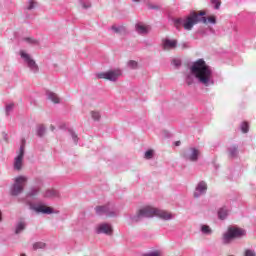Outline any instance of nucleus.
Segmentation results:
<instances>
[{
	"instance_id": "obj_28",
	"label": "nucleus",
	"mask_w": 256,
	"mask_h": 256,
	"mask_svg": "<svg viewBox=\"0 0 256 256\" xmlns=\"http://www.w3.org/2000/svg\"><path fill=\"white\" fill-rule=\"evenodd\" d=\"M237 155V147L234 146L231 150H230V157H235Z\"/></svg>"
},
{
	"instance_id": "obj_23",
	"label": "nucleus",
	"mask_w": 256,
	"mask_h": 256,
	"mask_svg": "<svg viewBox=\"0 0 256 256\" xmlns=\"http://www.w3.org/2000/svg\"><path fill=\"white\" fill-rule=\"evenodd\" d=\"M241 131L242 133H249V123L243 122L241 124Z\"/></svg>"
},
{
	"instance_id": "obj_4",
	"label": "nucleus",
	"mask_w": 256,
	"mask_h": 256,
	"mask_svg": "<svg viewBox=\"0 0 256 256\" xmlns=\"http://www.w3.org/2000/svg\"><path fill=\"white\" fill-rule=\"evenodd\" d=\"M243 235H245V230L241 228H229L227 233L223 235V241L224 243H230L233 239L243 237Z\"/></svg>"
},
{
	"instance_id": "obj_39",
	"label": "nucleus",
	"mask_w": 256,
	"mask_h": 256,
	"mask_svg": "<svg viewBox=\"0 0 256 256\" xmlns=\"http://www.w3.org/2000/svg\"><path fill=\"white\" fill-rule=\"evenodd\" d=\"M50 129H51V131H55V126L51 125Z\"/></svg>"
},
{
	"instance_id": "obj_40",
	"label": "nucleus",
	"mask_w": 256,
	"mask_h": 256,
	"mask_svg": "<svg viewBox=\"0 0 256 256\" xmlns=\"http://www.w3.org/2000/svg\"><path fill=\"white\" fill-rule=\"evenodd\" d=\"M20 256H27V255H25V254H21Z\"/></svg>"
},
{
	"instance_id": "obj_34",
	"label": "nucleus",
	"mask_w": 256,
	"mask_h": 256,
	"mask_svg": "<svg viewBox=\"0 0 256 256\" xmlns=\"http://www.w3.org/2000/svg\"><path fill=\"white\" fill-rule=\"evenodd\" d=\"M70 134L72 135L73 140L75 141V143H77V134H75V132L70 130Z\"/></svg>"
},
{
	"instance_id": "obj_2",
	"label": "nucleus",
	"mask_w": 256,
	"mask_h": 256,
	"mask_svg": "<svg viewBox=\"0 0 256 256\" xmlns=\"http://www.w3.org/2000/svg\"><path fill=\"white\" fill-rule=\"evenodd\" d=\"M190 71L192 75L198 79L199 83H202V85H205V87H209V85H211L213 72L205 60L198 59L195 61L190 67Z\"/></svg>"
},
{
	"instance_id": "obj_20",
	"label": "nucleus",
	"mask_w": 256,
	"mask_h": 256,
	"mask_svg": "<svg viewBox=\"0 0 256 256\" xmlns=\"http://www.w3.org/2000/svg\"><path fill=\"white\" fill-rule=\"evenodd\" d=\"M37 135L43 137L45 135V126L39 125L37 129Z\"/></svg>"
},
{
	"instance_id": "obj_8",
	"label": "nucleus",
	"mask_w": 256,
	"mask_h": 256,
	"mask_svg": "<svg viewBox=\"0 0 256 256\" xmlns=\"http://www.w3.org/2000/svg\"><path fill=\"white\" fill-rule=\"evenodd\" d=\"M204 193H207V183H205V181H201L196 187L194 197H201Z\"/></svg>"
},
{
	"instance_id": "obj_6",
	"label": "nucleus",
	"mask_w": 256,
	"mask_h": 256,
	"mask_svg": "<svg viewBox=\"0 0 256 256\" xmlns=\"http://www.w3.org/2000/svg\"><path fill=\"white\" fill-rule=\"evenodd\" d=\"M98 79H107L108 81H116L121 77V70H109L97 74Z\"/></svg>"
},
{
	"instance_id": "obj_21",
	"label": "nucleus",
	"mask_w": 256,
	"mask_h": 256,
	"mask_svg": "<svg viewBox=\"0 0 256 256\" xmlns=\"http://www.w3.org/2000/svg\"><path fill=\"white\" fill-rule=\"evenodd\" d=\"M24 229H25V222H19L16 227V234L19 235V233Z\"/></svg>"
},
{
	"instance_id": "obj_24",
	"label": "nucleus",
	"mask_w": 256,
	"mask_h": 256,
	"mask_svg": "<svg viewBox=\"0 0 256 256\" xmlns=\"http://www.w3.org/2000/svg\"><path fill=\"white\" fill-rule=\"evenodd\" d=\"M91 117L94 121H99V119H101V114L99 112L92 111Z\"/></svg>"
},
{
	"instance_id": "obj_25",
	"label": "nucleus",
	"mask_w": 256,
	"mask_h": 256,
	"mask_svg": "<svg viewBox=\"0 0 256 256\" xmlns=\"http://www.w3.org/2000/svg\"><path fill=\"white\" fill-rule=\"evenodd\" d=\"M145 159H153V150H148L144 155Z\"/></svg>"
},
{
	"instance_id": "obj_29",
	"label": "nucleus",
	"mask_w": 256,
	"mask_h": 256,
	"mask_svg": "<svg viewBox=\"0 0 256 256\" xmlns=\"http://www.w3.org/2000/svg\"><path fill=\"white\" fill-rule=\"evenodd\" d=\"M202 233H211V228L207 225L202 226Z\"/></svg>"
},
{
	"instance_id": "obj_22",
	"label": "nucleus",
	"mask_w": 256,
	"mask_h": 256,
	"mask_svg": "<svg viewBox=\"0 0 256 256\" xmlns=\"http://www.w3.org/2000/svg\"><path fill=\"white\" fill-rule=\"evenodd\" d=\"M37 249H45V243H43V242H36L33 245V250L37 251Z\"/></svg>"
},
{
	"instance_id": "obj_32",
	"label": "nucleus",
	"mask_w": 256,
	"mask_h": 256,
	"mask_svg": "<svg viewBox=\"0 0 256 256\" xmlns=\"http://www.w3.org/2000/svg\"><path fill=\"white\" fill-rule=\"evenodd\" d=\"M245 256H255V252H253L251 250H246L245 251Z\"/></svg>"
},
{
	"instance_id": "obj_30",
	"label": "nucleus",
	"mask_w": 256,
	"mask_h": 256,
	"mask_svg": "<svg viewBox=\"0 0 256 256\" xmlns=\"http://www.w3.org/2000/svg\"><path fill=\"white\" fill-rule=\"evenodd\" d=\"M25 41H27V43H32L34 45H37V40L33 39V38H25Z\"/></svg>"
},
{
	"instance_id": "obj_41",
	"label": "nucleus",
	"mask_w": 256,
	"mask_h": 256,
	"mask_svg": "<svg viewBox=\"0 0 256 256\" xmlns=\"http://www.w3.org/2000/svg\"><path fill=\"white\" fill-rule=\"evenodd\" d=\"M133 1H136L138 3V1H140V0H133Z\"/></svg>"
},
{
	"instance_id": "obj_14",
	"label": "nucleus",
	"mask_w": 256,
	"mask_h": 256,
	"mask_svg": "<svg viewBox=\"0 0 256 256\" xmlns=\"http://www.w3.org/2000/svg\"><path fill=\"white\" fill-rule=\"evenodd\" d=\"M136 31H138V33H140V35H145L147 33H149L150 28L149 26H145L141 23L136 25Z\"/></svg>"
},
{
	"instance_id": "obj_27",
	"label": "nucleus",
	"mask_w": 256,
	"mask_h": 256,
	"mask_svg": "<svg viewBox=\"0 0 256 256\" xmlns=\"http://www.w3.org/2000/svg\"><path fill=\"white\" fill-rule=\"evenodd\" d=\"M211 1L215 5V9H219V7H221V0H211Z\"/></svg>"
},
{
	"instance_id": "obj_11",
	"label": "nucleus",
	"mask_w": 256,
	"mask_h": 256,
	"mask_svg": "<svg viewBox=\"0 0 256 256\" xmlns=\"http://www.w3.org/2000/svg\"><path fill=\"white\" fill-rule=\"evenodd\" d=\"M20 55L23 59H25L26 63H28V67H31L34 71H37V64L33 59H31V57H29V54L22 51L20 52Z\"/></svg>"
},
{
	"instance_id": "obj_19",
	"label": "nucleus",
	"mask_w": 256,
	"mask_h": 256,
	"mask_svg": "<svg viewBox=\"0 0 256 256\" xmlns=\"http://www.w3.org/2000/svg\"><path fill=\"white\" fill-rule=\"evenodd\" d=\"M45 197H59V192L53 189L47 190L45 192Z\"/></svg>"
},
{
	"instance_id": "obj_31",
	"label": "nucleus",
	"mask_w": 256,
	"mask_h": 256,
	"mask_svg": "<svg viewBox=\"0 0 256 256\" xmlns=\"http://www.w3.org/2000/svg\"><path fill=\"white\" fill-rule=\"evenodd\" d=\"M14 106H15L14 104H8V105L6 106V113H9V111H11Z\"/></svg>"
},
{
	"instance_id": "obj_1",
	"label": "nucleus",
	"mask_w": 256,
	"mask_h": 256,
	"mask_svg": "<svg viewBox=\"0 0 256 256\" xmlns=\"http://www.w3.org/2000/svg\"><path fill=\"white\" fill-rule=\"evenodd\" d=\"M197 23H212L215 25L217 23V19L215 16H210L208 18L205 17V11L200 12H191L186 18H177L174 20V27L176 29H181L183 27L186 31H191Z\"/></svg>"
},
{
	"instance_id": "obj_7",
	"label": "nucleus",
	"mask_w": 256,
	"mask_h": 256,
	"mask_svg": "<svg viewBox=\"0 0 256 256\" xmlns=\"http://www.w3.org/2000/svg\"><path fill=\"white\" fill-rule=\"evenodd\" d=\"M25 155V139H22V144L19 149L18 157L14 159V169L21 171L23 169V157Z\"/></svg>"
},
{
	"instance_id": "obj_26",
	"label": "nucleus",
	"mask_w": 256,
	"mask_h": 256,
	"mask_svg": "<svg viewBox=\"0 0 256 256\" xmlns=\"http://www.w3.org/2000/svg\"><path fill=\"white\" fill-rule=\"evenodd\" d=\"M128 67H130V69H137V62L133 60L129 61Z\"/></svg>"
},
{
	"instance_id": "obj_37",
	"label": "nucleus",
	"mask_w": 256,
	"mask_h": 256,
	"mask_svg": "<svg viewBox=\"0 0 256 256\" xmlns=\"http://www.w3.org/2000/svg\"><path fill=\"white\" fill-rule=\"evenodd\" d=\"M179 145H181V141H176V142H175V146H176V147H179Z\"/></svg>"
},
{
	"instance_id": "obj_38",
	"label": "nucleus",
	"mask_w": 256,
	"mask_h": 256,
	"mask_svg": "<svg viewBox=\"0 0 256 256\" xmlns=\"http://www.w3.org/2000/svg\"><path fill=\"white\" fill-rule=\"evenodd\" d=\"M150 9H159L158 6H150Z\"/></svg>"
},
{
	"instance_id": "obj_3",
	"label": "nucleus",
	"mask_w": 256,
	"mask_h": 256,
	"mask_svg": "<svg viewBox=\"0 0 256 256\" xmlns=\"http://www.w3.org/2000/svg\"><path fill=\"white\" fill-rule=\"evenodd\" d=\"M27 181H29L27 176H17L14 179V184L11 188V195H13L14 197H17V195H21V193L25 189V185H27Z\"/></svg>"
},
{
	"instance_id": "obj_9",
	"label": "nucleus",
	"mask_w": 256,
	"mask_h": 256,
	"mask_svg": "<svg viewBox=\"0 0 256 256\" xmlns=\"http://www.w3.org/2000/svg\"><path fill=\"white\" fill-rule=\"evenodd\" d=\"M33 209L36 211V213H43L44 215H51V213H53L52 207L43 204L33 207Z\"/></svg>"
},
{
	"instance_id": "obj_18",
	"label": "nucleus",
	"mask_w": 256,
	"mask_h": 256,
	"mask_svg": "<svg viewBox=\"0 0 256 256\" xmlns=\"http://www.w3.org/2000/svg\"><path fill=\"white\" fill-rule=\"evenodd\" d=\"M48 99L52 101V103H59V96L53 92H48Z\"/></svg>"
},
{
	"instance_id": "obj_17",
	"label": "nucleus",
	"mask_w": 256,
	"mask_h": 256,
	"mask_svg": "<svg viewBox=\"0 0 256 256\" xmlns=\"http://www.w3.org/2000/svg\"><path fill=\"white\" fill-rule=\"evenodd\" d=\"M97 215H103V213H109V207L107 206H97L96 207Z\"/></svg>"
},
{
	"instance_id": "obj_5",
	"label": "nucleus",
	"mask_w": 256,
	"mask_h": 256,
	"mask_svg": "<svg viewBox=\"0 0 256 256\" xmlns=\"http://www.w3.org/2000/svg\"><path fill=\"white\" fill-rule=\"evenodd\" d=\"M157 216V208L153 206H145L141 208L136 216L134 217V221H139L142 217H156Z\"/></svg>"
},
{
	"instance_id": "obj_10",
	"label": "nucleus",
	"mask_w": 256,
	"mask_h": 256,
	"mask_svg": "<svg viewBox=\"0 0 256 256\" xmlns=\"http://www.w3.org/2000/svg\"><path fill=\"white\" fill-rule=\"evenodd\" d=\"M96 231L97 233H104L105 235H113V228L109 224H100Z\"/></svg>"
},
{
	"instance_id": "obj_16",
	"label": "nucleus",
	"mask_w": 256,
	"mask_h": 256,
	"mask_svg": "<svg viewBox=\"0 0 256 256\" xmlns=\"http://www.w3.org/2000/svg\"><path fill=\"white\" fill-rule=\"evenodd\" d=\"M198 157H199V150L192 148L191 154L187 156V159L189 161H197Z\"/></svg>"
},
{
	"instance_id": "obj_35",
	"label": "nucleus",
	"mask_w": 256,
	"mask_h": 256,
	"mask_svg": "<svg viewBox=\"0 0 256 256\" xmlns=\"http://www.w3.org/2000/svg\"><path fill=\"white\" fill-rule=\"evenodd\" d=\"M34 3H35V2L30 1V4H29V6H28V9H29V10L33 9Z\"/></svg>"
},
{
	"instance_id": "obj_13",
	"label": "nucleus",
	"mask_w": 256,
	"mask_h": 256,
	"mask_svg": "<svg viewBox=\"0 0 256 256\" xmlns=\"http://www.w3.org/2000/svg\"><path fill=\"white\" fill-rule=\"evenodd\" d=\"M156 217H160V219H164L165 221L173 219V215H171V213L159 209H157Z\"/></svg>"
},
{
	"instance_id": "obj_36",
	"label": "nucleus",
	"mask_w": 256,
	"mask_h": 256,
	"mask_svg": "<svg viewBox=\"0 0 256 256\" xmlns=\"http://www.w3.org/2000/svg\"><path fill=\"white\" fill-rule=\"evenodd\" d=\"M112 30L115 31V33H119V28H117L115 26L112 27Z\"/></svg>"
},
{
	"instance_id": "obj_15",
	"label": "nucleus",
	"mask_w": 256,
	"mask_h": 256,
	"mask_svg": "<svg viewBox=\"0 0 256 256\" xmlns=\"http://www.w3.org/2000/svg\"><path fill=\"white\" fill-rule=\"evenodd\" d=\"M227 215H229V210H227L226 207H222L218 210V218L221 219L222 221L224 219H227Z\"/></svg>"
},
{
	"instance_id": "obj_12",
	"label": "nucleus",
	"mask_w": 256,
	"mask_h": 256,
	"mask_svg": "<svg viewBox=\"0 0 256 256\" xmlns=\"http://www.w3.org/2000/svg\"><path fill=\"white\" fill-rule=\"evenodd\" d=\"M164 51H169L170 49H175L177 47V40L165 39L162 42Z\"/></svg>"
},
{
	"instance_id": "obj_33",
	"label": "nucleus",
	"mask_w": 256,
	"mask_h": 256,
	"mask_svg": "<svg viewBox=\"0 0 256 256\" xmlns=\"http://www.w3.org/2000/svg\"><path fill=\"white\" fill-rule=\"evenodd\" d=\"M172 65H174L175 67H179V65H181V61L180 60H173Z\"/></svg>"
}]
</instances>
